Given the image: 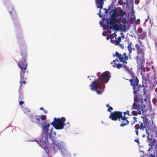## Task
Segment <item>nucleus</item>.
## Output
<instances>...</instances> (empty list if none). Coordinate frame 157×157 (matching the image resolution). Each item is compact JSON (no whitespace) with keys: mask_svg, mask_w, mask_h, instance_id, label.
Segmentation results:
<instances>
[{"mask_svg":"<svg viewBox=\"0 0 157 157\" xmlns=\"http://www.w3.org/2000/svg\"><path fill=\"white\" fill-rule=\"evenodd\" d=\"M90 79L92 83L90 85V89L92 90H95L98 94H101L104 91L103 90L100 91L98 88L101 87V84L105 83L109 80L111 76L109 75L108 72L105 71L102 73L101 76L97 80L94 76L91 77Z\"/></svg>","mask_w":157,"mask_h":157,"instance_id":"f257e3e1","label":"nucleus"},{"mask_svg":"<svg viewBox=\"0 0 157 157\" xmlns=\"http://www.w3.org/2000/svg\"><path fill=\"white\" fill-rule=\"evenodd\" d=\"M21 54L22 56V60L18 62V65L21 69L20 72V75L21 79L20 81V85L19 87V90H21L22 86V84H26V81H25L26 78L24 77V74L25 72V71L27 67V64L26 62V54L25 51H21Z\"/></svg>","mask_w":157,"mask_h":157,"instance_id":"f03ea898","label":"nucleus"},{"mask_svg":"<svg viewBox=\"0 0 157 157\" xmlns=\"http://www.w3.org/2000/svg\"><path fill=\"white\" fill-rule=\"evenodd\" d=\"M115 55L118 58L119 60V61L122 62L123 64L116 63V61L117 62L119 61L118 59H116L113 60V62L111 63L112 64L114 68L117 67L118 69H119L121 67H123L126 70L128 69V67L126 65L128 63L127 61L128 60V57L126 55V53L124 52L121 55L118 52H116Z\"/></svg>","mask_w":157,"mask_h":157,"instance_id":"7ed1b4c3","label":"nucleus"},{"mask_svg":"<svg viewBox=\"0 0 157 157\" xmlns=\"http://www.w3.org/2000/svg\"><path fill=\"white\" fill-rule=\"evenodd\" d=\"M135 47L137 56L134 58L136 60L137 66L139 67V70H141V72L142 74V69L145 63L144 49L143 47L140 46L138 44H136Z\"/></svg>","mask_w":157,"mask_h":157,"instance_id":"20e7f679","label":"nucleus"},{"mask_svg":"<svg viewBox=\"0 0 157 157\" xmlns=\"http://www.w3.org/2000/svg\"><path fill=\"white\" fill-rule=\"evenodd\" d=\"M129 73L131 77V78L129 79L130 85L132 86L133 93L136 94L140 90L141 88L144 87V85L139 84V79L132 71H130Z\"/></svg>","mask_w":157,"mask_h":157,"instance_id":"39448f33","label":"nucleus"},{"mask_svg":"<svg viewBox=\"0 0 157 157\" xmlns=\"http://www.w3.org/2000/svg\"><path fill=\"white\" fill-rule=\"evenodd\" d=\"M109 117L112 120L116 121L118 119L119 121L121 122L120 126L123 127L125 125V123L127 124L128 121L126 120L124 116H123L122 112L118 111H115L112 113L110 115Z\"/></svg>","mask_w":157,"mask_h":157,"instance_id":"423d86ee","label":"nucleus"},{"mask_svg":"<svg viewBox=\"0 0 157 157\" xmlns=\"http://www.w3.org/2000/svg\"><path fill=\"white\" fill-rule=\"evenodd\" d=\"M54 121L50 124L56 129H61L63 128L64 126H65L66 123H64L66 121V118L64 117H62L61 118L54 117Z\"/></svg>","mask_w":157,"mask_h":157,"instance_id":"0eeeda50","label":"nucleus"},{"mask_svg":"<svg viewBox=\"0 0 157 157\" xmlns=\"http://www.w3.org/2000/svg\"><path fill=\"white\" fill-rule=\"evenodd\" d=\"M143 99L138 101L136 103L134 102L131 109H133L137 111L140 110L142 112H144L146 110V109L145 108V105L143 104Z\"/></svg>","mask_w":157,"mask_h":157,"instance_id":"6e6552de","label":"nucleus"},{"mask_svg":"<svg viewBox=\"0 0 157 157\" xmlns=\"http://www.w3.org/2000/svg\"><path fill=\"white\" fill-rule=\"evenodd\" d=\"M52 134L51 133L49 134V137L52 140V144L53 146L54 152L56 153L58 150H59V146L61 145V144L55 141L54 140L55 138L53 136H52Z\"/></svg>","mask_w":157,"mask_h":157,"instance_id":"1a4fd4ad","label":"nucleus"},{"mask_svg":"<svg viewBox=\"0 0 157 157\" xmlns=\"http://www.w3.org/2000/svg\"><path fill=\"white\" fill-rule=\"evenodd\" d=\"M118 22V21L117 18L111 17L109 24H108V27L109 29H116V24Z\"/></svg>","mask_w":157,"mask_h":157,"instance_id":"9d476101","label":"nucleus"},{"mask_svg":"<svg viewBox=\"0 0 157 157\" xmlns=\"http://www.w3.org/2000/svg\"><path fill=\"white\" fill-rule=\"evenodd\" d=\"M48 138V136H43L42 140H41L37 142L41 147L44 149L47 145Z\"/></svg>","mask_w":157,"mask_h":157,"instance_id":"9b49d317","label":"nucleus"},{"mask_svg":"<svg viewBox=\"0 0 157 157\" xmlns=\"http://www.w3.org/2000/svg\"><path fill=\"white\" fill-rule=\"evenodd\" d=\"M29 117H30V120L33 122L36 123L39 125L40 124V116L35 115L32 114Z\"/></svg>","mask_w":157,"mask_h":157,"instance_id":"f8f14e48","label":"nucleus"},{"mask_svg":"<svg viewBox=\"0 0 157 157\" xmlns=\"http://www.w3.org/2000/svg\"><path fill=\"white\" fill-rule=\"evenodd\" d=\"M95 2L98 8H99L100 9L103 8V6L104 4V0H95Z\"/></svg>","mask_w":157,"mask_h":157,"instance_id":"ddd939ff","label":"nucleus"},{"mask_svg":"<svg viewBox=\"0 0 157 157\" xmlns=\"http://www.w3.org/2000/svg\"><path fill=\"white\" fill-rule=\"evenodd\" d=\"M116 27L115 29H120L121 31L123 32H125L126 29V23H124L123 25L120 24L117 25H116Z\"/></svg>","mask_w":157,"mask_h":157,"instance_id":"4468645a","label":"nucleus"},{"mask_svg":"<svg viewBox=\"0 0 157 157\" xmlns=\"http://www.w3.org/2000/svg\"><path fill=\"white\" fill-rule=\"evenodd\" d=\"M50 125V124H48L47 125L44 124L42 125V128L43 130L45 132V136H48V135L49 136V134L50 133L48 134V129Z\"/></svg>","mask_w":157,"mask_h":157,"instance_id":"2eb2a0df","label":"nucleus"},{"mask_svg":"<svg viewBox=\"0 0 157 157\" xmlns=\"http://www.w3.org/2000/svg\"><path fill=\"white\" fill-rule=\"evenodd\" d=\"M112 12H113V13L111 15V17H113V18H117L116 17H118L117 16L118 15V13L116 9H112L110 12V14Z\"/></svg>","mask_w":157,"mask_h":157,"instance_id":"dca6fc26","label":"nucleus"},{"mask_svg":"<svg viewBox=\"0 0 157 157\" xmlns=\"http://www.w3.org/2000/svg\"><path fill=\"white\" fill-rule=\"evenodd\" d=\"M59 150L62 155H64L67 153V151L63 144H61V145L59 146Z\"/></svg>","mask_w":157,"mask_h":157,"instance_id":"f3484780","label":"nucleus"},{"mask_svg":"<svg viewBox=\"0 0 157 157\" xmlns=\"http://www.w3.org/2000/svg\"><path fill=\"white\" fill-rule=\"evenodd\" d=\"M117 13L118 15L117 16H118V17L120 16L121 17V18H122L124 16V15L126 14L125 12L123 11L122 10L119 11L118 12H117Z\"/></svg>","mask_w":157,"mask_h":157,"instance_id":"a211bd4d","label":"nucleus"},{"mask_svg":"<svg viewBox=\"0 0 157 157\" xmlns=\"http://www.w3.org/2000/svg\"><path fill=\"white\" fill-rule=\"evenodd\" d=\"M23 111L24 113L29 115V116L32 114L31 113L30 110L28 108H25L23 109Z\"/></svg>","mask_w":157,"mask_h":157,"instance_id":"6ab92c4d","label":"nucleus"},{"mask_svg":"<svg viewBox=\"0 0 157 157\" xmlns=\"http://www.w3.org/2000/svg\"><path fill=\"white\" fill-rule=\"evenodd\" d=\"M122 113H123V112H122ZM123 113L124 114V115L123 116H124V117L126 118V119H125L126 120V121H128V122L127 123V124H126V123L125 124V125H126L128 124L129 121L127 119L128 118V117H126L125 115L127 114L128 115H129V111L128 110H127L126 111L124 112H123Z\"/></svg>","mask_w":157,"mask_h":157,"instance_id":"aec40b11","label":"nucleus"},{"mask_svg":"<svg viewBox=\"0 0 157 157\" xmlns=\"http://www.w3.org/2000/svg\"><path fill=\"white\" fill-rule=\"evenodd\" d=\"M121 37H118L117 39L116 38V40H114V45H118L121 41Z\"/></svg>","mask_w":157,"mask_h":157,"instance_id":"412c9836","label":"nucleus"},{"mask_svg":"<svg viewBox=\"0 0 157 157\" xmlns=\"http://www.w3.org/2000/svg\"><path fill=\"white\" fill-rule=\"evenodd\" d=\"M147 37V33L145 32H143L142 34L140 35L139 38L141 40H143Z\"/></svg>","mask_w":157,"mask_h":157,"instance_id":"4be33fe9","label":"nucleus"},{"mask_svg":"<svg viewBox=\"0 0 157 157\" xmlns=\"http://www.w3.org/2000/svg\"><path fill=\"white\" fill-rule=\"evenodd\" d=\"M142 112L140 110L137 111L136 110V111L133 110L132 112V114L133 115H137L138 114L140 115L141 114Z\"/></svg>","mask_w":157,"mask_h":157,"instance_id":"5701e85b","label":"nucleus"},{"mask_svg":"<svg viewBox=\"0 0 157 157\" xmlns=\"http://www.w3.org/2000/svg\"><path fill=\"white\" fill-rule=\"evenodd\" d=\"M127 48L129 52V53H131L132 52V43L131 42L128 44V45L127 46Z\"/></svg>","mask_w":157,"mask_h":157,"instance_id":"b1692460","label":"nucleus"},{"mask_svg":"<svg viewBox=\"0 0 157 157\" xmlns=\"http://www.w3.org/2000/svg\"><path fill=\"white\" fill-rule=\"evenodd\" d=\"M19 97L18 100L20 101V100H22L23 99V94L21 92L20 90H19Z\"/></svg>","mask_w":157,"mask_h":157,"instance_id":"393cba45","label":"nucleus"},{"mask_svg":"<svg viewBox=\"0 0 157 157\" xmlns=\"http://www.w3.org/2000/svg\"><path fill=\"white\" fill-rule=\"evenodd\" d=\"M156 140L155 139H153L150 143L149 144V145L151 146H153L156 143Z\"/></svg>","mask_w":157,"mask_h":157,"instance_id":"a878e982","label":"nucleus"},{"mask_svg":"<svg viewBox=\"0 0 157 157\" xmlns=\"http://www.w3.org/2000/svg\"><path fill=\"white\" fill-rule=\"evenodd\" d=\"M40 118L43 121H44L46 119V117L45 115H42L41 116H40Z\"/></svg>","mask_w":157,"mask_h":157,"instance_id":"bb28decb","label":"nucleus"},{"mask_svg":"<svg viewBox=\"0 0 157 157\" xmlns=\"http://www.w3.org/2000/svg\"><path fill=\"white\" fill-rule=\"evenodd\" d=\"M133 119L134 120V121H133V123H131L132 124H133L135 123V122H136L137 121V118L136 117H133Z\"/></svg>","mask_w":157,"mask_h":157,"instance_id":"cd10ccee","label":"nucleus"},{"mask_svg":"<svg viewBox=\"0 0 157 157\" xmlns=\"http://www.w3.org/2000/svg\"><path fill=\"white\" fill-rule=\"evenodd\" d=\"M138 32L139 33H141L143 31V29L142 28L140 27L138 29H137Z\"/></svg>","mask_w":157,"mask_h":157,"instance_id":"c85d7f7f","label":"nucleus"},{"mask_svg":"<svg viewBox=\"0 0 157 157\" xmlns=\"http://www.w3.org/2000/svg\"><path fill=\"white\" fill-rule=\"evenodd\" d=\"M156 78V74H155L154 75L151 77V78L154 80H155Z\"/></svg>","mask_w":157,"mask_h":157,"instance_id":"c756f323","label":"nucleus"},{"mask_svg":"<svg viewBox=\"0 0 157 157\" xmlns=\"http://www.w3.org/2000/svg\"><path fill=\"white\" fill-rule=\"evenodd\" d=\"M118 46L120 47L122 49H123L124 48V46L123 44H119L118 45Z\"/></svg>","mask_w":157,"mask_h":157,"instance_id":"7c9ffc66","label":"nucleus"},{"mask_svg":"<svg viewBox=\"0 0 157 157\" xmlns=\"http://www.w3.org/2000/svg\"><path fill=\"white\" fill-rule=\"evenodd\" d=\"M113 108L111 107L110 106L109 108L108 109H107V111H109L110 112H111V111L113 110Z\"/></svg>","mask_w":157,"mask_h":157,"instance_id":"2f4dec72","label":"nucleus"},{"mask_svg":"<svg viewBox=\"0 0 157 157\" xmlns=\"http://www.w3.org/2000/svg\"><path fill=\"white\" fill-rule=\"evenodd\" d=\"M24 103V101H20L19 102V105H21L22 104H23Z\"/></svg>","mask_w":157,"mask_h":157,"instance_id":"473e14b6","label":"nucleus"},{"mask_svg":"<svg viewBox=\"0 0 157 157\" xmlns=\"http://www.w3.org/2000/svg\"><path fill=\"white\" fill-rule=\"evenodd\" d=\"M134 141L136 142L137 143L139 144V140L138 139H135Z\"/></svg>","mask_w":157,"mask_h":157,"instance_id":"72a5a7b5","label":"nucleus"},{"mask_svg":"<svg viewBox=\"0 0 157 157\" xmlns=\"http://www.w3.org/2000/svg\"><path fill=\"white\" fill-rule=\"evenodd\" d=\"M143 81H144L145 82H147V79L146 78H143Z\"/></svg>","mask_w":157,"mask_h":157,"instance_id":"f704fd0d","label":"nucleus"},{"mask_svg":"<svg viewBox=\"0 0 157 157\" xmlns=\"http://www.w3.org/2000/svg\"><path fill=\"white\" fill-rule=\"evenodd\" d=\"M67 124H68V125L67 126L65 127V128H67L70 126V124H69V122H67Z\"/></svg>","mask_w":157,"mask_h":157,"instance_id":"c9c22d12","label":"nucleus"},{"mask_svg":"<svg viewBox=\"0 0 157 157\" xmlns=\"http://www.w3.org/2000/svg\"><path fill=\"white\" fill-rule=\"evenodd\" d=\"M114 40H111L110 41L112 43L114 44Z\"/></svg>","mask_w":157,"mask_h":157,"instance_id":"e433bc0d","label":"nucleus"},{"mask_svg":"<svg viewBox=\"0 0 157 157\" xmlns=\"http://www.w3.org/2000/svg\"><path fill=\"white\" fill-rule=\"evenodd\" d=\"M106 39L107 40H109V35H107V36L106 37Z\"/></svg>","mask_w":157,"mask_h":157,"instance_id":"4c0bfd02","label":"nucleus"},{"mask_svg":"<svg viewBox=\"0 0 157 157\" xmlns=\"http://www.w3.org/2000/svg\"><path fill=\"white\" fill-rule=\"evenodd\" d=\"M43 111L45 113H47V111L45 109L43 110Z\"/></svg>","mask_w":157,"mask_h":157,"instance_id":"58836bf2","label":"nucleus"},{"mask_svg":"<svg viewBox=\"0 0 157 157\" xmlns=\"http://www.w3.org/2000/svg\"><path fill=\"white\" fill-rule=\"evenodd\" d=\"M135 3L136 4H138L139 2L138 1V0H137V1L136 0L135 1Z\"/></svg>","mask_w":157,"mask_h":157,"instance_id":"ea45409f","label":"nucleus"},{"mask_svg":"<svg viewBox=\"0 0 157 157\" xmlns=\"http://www.w3.org/2000/svg\"><path fill=\"white\" fill-rule=\"evenodd\" d=\"M106 106L109 108L110 106L109 104H107L106 105Z\"/></svg>","mask_w":157,"mask_h":157,"instance_id":"a19ab883","label":"nucleus"},{"mask_svg":"<svg viewBox=\"0 0 157 157\" xmlns=\"http://www.w3.org/2000/svg\"><path fill=\"white\" fill-rule=\"evenodd\" d=\"M40 110H44V109H43V108L41 107L40 108Z\"/></svg>","mask_w":157,"mask_h":157,"instance_id":"79ce46f5","label":"nucleus"},{"mask_svg":"<svg viewBox=\"0 0 157 157\" xmlns=\"http://www.w3.org/2000/svg\"><path fill=\"white\" fill-rule=\"evenodd\" d=\"M99 16L100 17H102V16H101V14L100 13H99Z\"/></svg>","mask_w":157,"mask_h":157,"instance_id":"37998d69","label":"nucleus"},{"mask_svg":"<svg viewBox=\"0 0 157 157\" xmlns=\"http://www.w3.org/2000/svg\"><path fill=\"white\" fill-rule=\"evenodd\" d=\"M139 42L140 43V45H141V44H142L141 42V41H140V40H139Z\"/></svg>","mask_w":157,"mask_h":157,"instance_id":"c03bdc74","label":"nucleus"},{"mask_svg":"<svg viewBox=\"0 0 157 157\" xmlns=\"http://www.w3.org/2000/svg\"><path fill=\"white\" fill-rule=\"evenodd\" d=\"M121 38L122 37L123 38H124V36L123 35L121 36Z\"/></svg>","mask_w":157,"mask_h":157,"instance_id":"a18cd8bd","label":"nucleus"},{"mask_svg":"<svg viewBox=\"0 0 157 157\" xmlns=\"http://www.w3.org/2000/svg\"><path fill=\"white\" fill-rule=\"evenodd\" d=\"M155 91L156 92H157V87L155 88Z\"/></svg>","mask_w":157,"mask_h":157,"instance_id":"49530a36","label":"nucleus"},{"mask_svg":"<svg viewBox=\"0 0 157 157\" xmlns=\"http://www.w3.org/2000/svg\"><path fill=\"white\" fill-rule=\"evenodd\" d=\"M144 101H147V99H144Z\"/></svg>","mask_w":157,"mask_h":157,"instance_id":"de8ad7c7","label":"nucleus"},{"mask_svg":"<svg viewBox=\"0 0 157 157\" xmlns=\"http://www.w3.org/2000/svg\"><path fill=\"white\" fill-rule=\"evenodd\" d=\"M147 78H148V77H149V76H148V75H147Z\"/></svg>","mask_w":157,"mask_h":157,"instance_id":"09e8293b","label":"nucleus"},{"mask_svg":"<svg viewBox=\"0 0 157 157\" xmlns=\"http://www.w3.org/2000/svg\"><path fill=\"white\" fill-rule=\"evenodd\" d=\"M125 79H126V80H128V79L125 78Z\"/></svg>","mask_w":157,"mask_h":157,"instance_id":"8fccbe9b","label":"nucleus"},{"mask_svg":"<svg viewBox=\"0 0 157 157\" xmlns=\"http://www.w3.org/2000/svg\"><path fill=\"white\" fill-rule=\"evenodd\" d=\"M115 37H116V34H115Z\"/></svg>","mask_w":157,"mask_h":157,"instance_id":"3c124183","label":"nucleus"},{"mask_svg":"<svg viewBox=\"0 0 157 157\" xmlns=\"http://www.w3.org/2000/svg\"><path fill=\"white\" fill-rule=\"evenodd\" d=\"M11 12H11V11H10V13H11Z\"/></svg>","mask_w":157,"mask_h":157,"instance_id":"603ef678","label":"nucleus"},{"mask_svg":"<svg viewBox=\"0 0 157 157\" xmlns=\"http://www.w3.org/2000/svg\"><path fill=\"white\" fill-rule=\"evenodd\" d=\"M144 136H145V135H143V137H144Z\"/></svg>","mask_w":157,"mask_h":157,"instance_id":"864d4df0","label":"nucleus"}]
</instances>
